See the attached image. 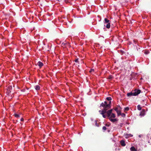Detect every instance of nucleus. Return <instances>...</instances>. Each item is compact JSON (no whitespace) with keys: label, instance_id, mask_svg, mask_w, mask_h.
<instances>
[{"label":"nucleus","instance_id":"obj_23","mask_svg":"<svg viewBox=\"0 0 151 151\" xmlns=\"http://www.w3.org/2000/svg\"><path fill=\"white\" fill-rule=\"evenodd\" d=\"M118 115H119L121 114V112L120 111L118 110L116 112Z\"/></svg>","mask_w":151,"mask_h":151},{"label":"nucleus","instance_id":"obj_25","mask_svg":"<svg viewBox=\"0 0 151 151\" xmlns=\"http://www.w3.org/2000/svg\"><path fill=\"white\" fill-rule=\"evenodd\" d=\"M122 116L123 117H125V114L124 113H122V114H121Z\"/></svg>","mask_w":151,"mask_h":151},{"label":"nucleus","instance_id":"obj_24","mask_svg":"<svg viewBox=\"0 0 151 151\" xmlns=\"http://www.w3.org/2000/svg\"><path fill=\"white\" fill-rule=\"evenodd\" d=\"M94 69H91L90 70H89V72L90 73H91L92 72H94Z\"/></svg>","mask_w":151,"mask_h":151},{"label":"nucleus","instance_id":"obj_5","mask_svg":"<svg viewBox=\"0 0 151 151\" xmlns=\"http://www.w3.org/2000/svg\"><path fill=\"white\" fill-rule=\"evenodd\" d=\"M112 109H111L108 110L107 111H106V113H107V114L108 117L109 118V117L110 116L111 114L112 113Z\"/></svg>","mask_w":151,"mask_h":151},{"label":"nucleus","instance_id":"obj_16","mask_svg":"<svg viewBox=\"0 0 151 151\" xmlns=\"http://www.w3.org/2000/svg\"><path fill=\"white\" fill-rule=\"evenodd\" d=\"M14 115L15 117H17V118H19L20 117L19 115L18 114H14Z\"/></svg>","mask_w":151,"mask_h":151},{"label":"nucleus","instance_id":"obj_2","mask_svg":"<svg viewBox=\"0 0 151 151\" xmlns=\"http://www.w3.org/2000/svg\"><path fill=\"white\" fill-rule=\"evenodd\" d=\"M104 23H107L106 25V27L107 28H109L110 27V24L109 22V20L106 18L104 19Z\"/></svg>","mask_w":151,"mask_h":151},{"label":"nucleus","instance_id":"obj_4","mask_svg":"<svg viewBox=\"0 0 151 151\" xmlns=\"http://www.w3.org/2000/svg\"><path fill=\"white\" fill-rule=\"evenodd\" d=\"M99 112L102 115L103 117L104 118H106V115H105L104 114L106 113V111H102L101 110L99 111Z\"/></svg>","mask_w":151,"mask_h":151},{"label":"nucleus","instance_id":"obj_8","mask_svg":"<svg viewBox=\"0 0 151 151\" xmlns=\"http://www.w3.org/2000/svg\"><path fill=\"white\" fill-rule=\"evenodd\" d=\"M145 110L143 109L142 111L140 112V115L141 116H144L145 115Z\"/></svg>","mask_w":151,"mask_h":151},{"label":"nucleus","instance_id":"obj_15","mask_svg":"<svg viewBox=\"0 0 151 151\" xmlns=\"http://www.w3.org/2000/svg\"><path fill=\"white\" fill-rule=\"evenodd\" d=\"M68 44V43L67 42H63L62 44V46H65L67 44Z\"/></svg>","mask_w":151,"mask_h":151},{"label":"nucleus","instance_id":"obj_12","mask_svg":"<svg viewBox=\"0 0 151 151\" xmlns=\"http://www.w3.org/2000/svg\"><path fill=\"white\" fill-rule=\"evenodd\" d=\"M130 150L131 151H136V150L134 148V147L133 146L132 147L130 148Z\"/></svg>","mask_w":151,"mask_h":151},{"label":"nucleus","instance_id":"obj_14","mask_svg":"<svg viewBox=\"0 0 151 151\" xmlns=\"http://www.w3.org/2000/svg\"><path fill=\"white\" fill-rule=\"evenodd\" d=\"M137 109L139 110H141L142 109V108L139 105L137 106Z\"/></svg>","mask_w":151,"mask_h":151},{"label":"nucleus","instance_id":"obj_7","mask_svg":"<svg viewBox=\"0 0 151 151\" xmlns=\"http://www.w3.org/2000/svg\"><path fill=\"white\" fill-rule=\"evenodd\" d=\"M121 145L122 146H124L126 145V144L124 140H122L120 141Z\"/></svg>","mask_w":151,"mask_h":151},{"label":"nucleus","instance_id":"obj_10","mask_svg":"<svg viewBox=\"0 0 151 151\" xmlns=\"http://www.w3.org/2000/svg\"><path fill=\"white\" fill-rule=\"evenodd\" d=\"M127 95L128 96H134V92H130L128 93L127 94Z\"/></svg>","mask_w":151,"mask_h":151},{"label":"nucleus","instance_id":"obj_3","mask_svg":"<svg viewBox=\"0 0 151 151\" xmlns=\"http://www.w3.org/2000/svg\"><path fill=\"white\" fill-rule=\"evenodd\" d=\"M135 92H134V96H136L139 94L141 92V90L139 89H135L134 90Z\"/></svg>","mask_w":151,"mask_h":151},{"label":"nucleus","instance_id":"obj_30","mask_svg":"<svg viewBox=\"0 0 151 151\" xmlns=\"http://www.w3.org/2000/svg\"><path fill=\"white\" fill-rule=\"evenodd\" d=\"M24 119L23 118H22L21 119H20V120L21 121H24Z\"/></svg>","mask_w":151,"mask_h":151},{"label":"nucleus","instance_id":"obj_28","mask_svg":"<svg viewBox=\"0 0 151 151\" xmlns=\"http://www.w3.org/2000/svg\"><path fill=\"white\" fill-rule=\"evenodd\" d=\"M69 0H65V2L66 3L68 2H69Z\"/></svg>","mask_w":151,"mask_h":151},{"label":"nucleus","instance_id":"obj_21","mask_svg":"<svg viewBox=\"0 0 151 151\" xmlns=\"http://www.w3.org/2000/svg\"><path fill=\"white\" fill-rule=\"evenodd\" d=\"M102 129L103 130V131H105L107 129V128L106 127L104 126L103 127Z\"/></svg>","mask_w":151,"mask_h":151},{"label":"nucleus","instance_id":"obj_31","mask_svg":"<svg viewBox=\"0 0 151 151\" xmlns=\"http://www.w3.org/2000/svg\"><path fill=\"white\" fill-rule=\"evenodd\" d=\"M145 53H146V54H147V52H146H146H145Z\"/></svg>","mask_w":151,"mask_h":151},{"label":"nucleus","instance_id":"obj_27","mask_svg":"<svg viewBox=\"0 0 151 151\" xmlns=\"http://www.w3.org/2000/svg\"><path fill=\"white\" fill-rule=\"evenodd\" d=\"M78 58H77L75 60V61L76 63H78Z\"/></svg>","mask_w":151,"mask_h":151},{"label":"nucleus","instance_id":"obj_22","mask_svg":"<svg viewBox=\"0 0 151 151\" xmlns=\"http://www.w3.org/2000/svg\"><path fill=\"white\" fill-rule=\"evenodd\" d=\"M106 99L108 101H110L111 100V98L109 97L106 98Z\"/></svg>","mask_w":151,"mask_h":151},{"label":"nucleus","instance_id":"obj_18","mask_svg":"<svg viewBox=\"0 0 151 151\" xmlns=\"http://www.w3.org/2000/svg\"><path fill=\"white\" fill-rule=\"evenodd\" d=\"M95 125L97 127H99V124H98V123H97V121H95Z\"/></svg>","mask_w":151,"mask_h":151},{"label":"nucleus","instance_id":"obj_6","mask_svg":"<svg viewBox=\"0 0 151 151\" xmlns=\"http://www.w3.org/2000/svg\"><path fill=\"white\" fill-rule=\"evenodd\" d=\"M37 65L40 68H41L43 65V63L40 61H39L37 63Z\"/></svg>","mask_w":151,"mask_h":151},{"label":"nucleus","instance_id":"obj_9","mask_svg":"<svg viewBox=\"0 0 151 151\" xmlns=\"http://www.w3.org/2000/svg\"><path fill=\"white\" fill-rule=\"evenodd\" d=\"M109 119L111 122H116L117 121V119H112L111 118V117L109 118Z\"/></svg>","mask_w":151,"mask_h":151},{"label":"nucleus","instance_id":"obj_29","mask_svg":"<svg viewBox=\"0 0 151 151\" xmlns=\"http://www.w3.org/2000/svg\"><path fill=\"white\" fill-rule=\"evenodd\" d=\"M105 125H106V126L108 127L109 126V125L107 124H106Z\"/></svg>","mask_w":151,"mask_h":151},{"label":"nucleus","instance_id":"obj_26","mask_svg":"<svg viewBox=\"0 0 151 151\" xmlns=\"http://www.w3.org/2000/svg\"><path fill=\"white\" fill-rule=\"evenodd\" d=\"M114 110L116 111V112H117V111H118V108H115L114 109Z\"/></svg>","mask_w":151,"mask_h":151},{"label":"nucleus","instance_id":"obj_1","mask_svg":"<svg viewBox=\"0 0 151 151\" xmlns=\"http://www.w3.org/2000/svg\"><path fill=\"white\" fill-rule=\"evenodd\" d=\"M111 101H109V103L107 104V102L105 101L104 102H102L100 106H102L104 107V110L103 111H106L110 109L111 107L110 104H111Z\"/></svg>","mask_w":151,"mask_h":151},{"label":"nucleus","instance_id":"obj_17","mask_svg":"<svg viewBox=\"0 0 151 151\" xmlns=\"http://www.w3.org/2000/svg\"><path fill=\"white\" fill-rule=\"evenodd\" d=\"M112 78H113V76L110 75H109L108 76V78L109 79H111Z\"/></svg>","mask_w":151,"mask_h":151},{"label":"nucleus","instance_id":"obj_13","mask_svg":"<svg viewBox=\"0 0 151 151\" xmlns=\"http://www.w3.org/2000/svg\"><path fill=\"white\" fill-rule=\"evenodd\" d=\"M111 114V117H111V118H115V117H116V116H115V114H114V113H112V114Z\"/></svg>","mask_w":151,"mask_h":151},{"label":"nucleus","instance_id":"obj_11","mask_svg":"<svg viewBox=\"0 0 151 151\" xmlns=\"http://www.w3.org/2000/svg\"><path fill=\"white\" fill-rule=\"evenodd\" d=\"M35 88L37 90H39L40 89V86L38 85H36L35 86Z\"/></svg>","mask_w":151,"mask_h":151},{"label":"nucleus","instance_id":"obj_19","mask_svg":"<svg viewBox=\"0 0 151 151\" xmlns=\"http://www.w3.org/2000/svg\"><path fill=\"white\" fill-rule=\"evenodd\" d=\"M136 49L137 51H140V48L139 47L136 46Z\"/></svg>","mask_w":151,"mask_h":151},{"label":"nucleus","instance_id":"obj_20","mask_svg":"<svg viewBox=\"0 0 151 151\" xmlns=\"http://www.w3.org/2000/svg\"><path fill=\"white\" fill-rule=\"evenodd\" d=\"M129 108L128 107H127L125 108L124 109V110L125 111H128L129 110Z\"/></svg>","mask_w":151,"mask_h":151}]
</instances>
